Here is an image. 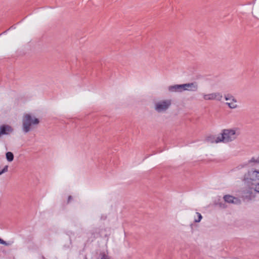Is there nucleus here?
Here are the masks:
<instances>
[{
    "mask_svg": "<svg viewBox=\"0 0 259 259\" xmlns=\"http://www.w3.org/2000/svg\"><path fill=\"white\" fill-rule=\"evenodd\" d=\"M238 135L233 129H224L222 131L221 136L217 137V142L228 143L237 138Z\"/></svg>",
    "mask_w": 259,
    "mask_h": 259,
    "instance_id": "nucleus-1",
    "label": "nucleus"
},
{
    "mask_svg": "<svg viewBox=\"0 0 259 259\" xmlns=\"http://www.w3.org/2000/svg\"><path fill=\"white\" fill-rule=\"evenodd\" d=\"M39 120L38 118L30 114H24L22 119L23 131L27 133L29 132L32 125H37L39 123Z\"/></svg>",
    "mask_w": 259,
    "mask_h": 259,
    "instance_id": "nucleus-2",
    "label": "nucleus"
},
{
    "mask_svg": "<svg viewBox=\"0 0 259 259\" xmlns=\"http://www.w3.org/2000/svg\"><path fill=\"white\" fill-rule=\"evenodd\" d=\"M242 181L248 187L251 188L253 185V182L259 181V170L251 169L243 176Z\"/></svg>",
    "mask_w": 259,
    "mask_h": 259,
    "instance_id": "nucleus-3",
    "label": "nucleus"
},
{
    "mask_svg": "<svg viewBox=\"0 0 259 259\" xmlns=\"http://www.w3.org/2000/svg\"><path fill=\"white\" fill-rule=\"evenodd\" d=\"M171 104V100L170 99L160 101L155 104L154 109L158 113L165 112Z\"/></svg>",
    "mask_w": 259,
    "mask_h": 259,
    "instance_id": "nucleus-4",
    "label": "nucleus"
},
{
    "mask_svg": "<svg viewBox=\"0 0 259 259\" xmlns=\"http://www.w3.org/2000/svg\"><path fill=\"white\" fill-rule=\"evenodd\" d=\"M225 202L232 203L235 204H240L241 200L237 197H235L230 195H225L223 197Z\"/></svg>",
    "mask_w": 259,
    "mask_h": 259,
    "instance_id": "nucleus-5",
    "label": "nucleus"
},
{
    "mask_svg": "<svg viewBox=\"0 0 259 259\" xmlns=\"http://www.w3.org/2000/svg\"><path fill=\"white\" fill-rule=\"evenodd\" d=\"M182 87L183 91L196 92L198 90V84L196 82L182 84Z\"/></svg>",
    "mask_w": 259,
    "mask_h": 259,
    "instance_id": "nucleus-6",
    "label": "nucleus"
},
{
    "mask_svg": "<svg viewBox=\"0 0 259 259\" xmlns=\"http://www.w3.org/2000/svg\"><path fill=\"white\" fill-rule=\"evenodd\" d=\"M13 128L8 124H3L0 126V138L3 135H8L13 133Z\"/></svg>",
    "mask_w": 259,
    "mask_h": 259,
    "instance_id": "nucleus-7",
    "label": "nucleus"
},
{
    "mask_svg": "<svg viewBox=\"0 0 259 259\" xmlns=\"http://www.w3.org/2000/svg\"><path fill=\"white\" fill-rule=\"evenodd\" d=\"M203 98L205 100H211L215 99L218 101H221L222 98V95L219 93H215L204 95Z\"/></svg>",
    "mask_w": 259,
    "mask_h": 259,
    "instance_id": "nucleus-8",
    "label": "nucleus"
},
{
    "mask_svg": "<svg viewBox=\"0 0 259 259\" xmlns=\"http://www.w3.org/2000/svg\"><path fill=\"white\" fill-rule=\"evenodd\" d=\"M168 90L170 92H182L183 91L182 84L170 85L168 87Z\"/></svg>",
    "mask_w": 259,
    "mask_h": 259,
    "instance_id": "nucleus-9",
    "label": "nucleus"
},
{
    "mask_svg": "<svg viewBox=\"0 0 259 259\" xmlns=\"http://www.w3.org/2000/svg\"><path fill=\"white\" fill-rule=\"evenodd\" d=\"M206 141L211 143H219V142H216L217 138H215L214 136H212V135L208 136L206 138Z\"/></svg>",
    "mask_w": 259,
    "mask_h": 259,
    "instance_id": "nucleus-10",
    "label": "nucleus"
},
{
    "mask_svg": "<svg viewBox=\"0 0 259 259\" xmlns=\"http://www.w3.org/2000/svg\"><path fill=\"white\" fill-rule=\"evenodd\" d=\"M225 99L226 100H232L233 102H237L236 99L231 94H228L225 95Z\"/></svg>",
    "mask_w": 259,
    "mask_h": 259,
    "instance_id": "nucleus-11",
    "label": "nucleus"
},
{
    "mask_svg": "<svg viewBox=\"0 0 259 259\" xmlns=\"http://www.w3.org/2000/svg\"><path fill=\"white\" fill-rule=\"evenodd\" d=\"M6 158L8 161H12L14 159V155L11 152L6 153Z\"/></svg>",
    "mask_w": 259,
    "mask_h": 259,
    "instance_id": "nucleus-12",
    "label": "nucleus"
},
{
    "mask_svg": "<svg viewBox=\"0 0 259 259\" xmlns=\"http://www.w3.org/2000/svg\"><path fill=\"white\" fill-rule=\"evenodd\" d=\"M243 198L244 199H246L248 201L251 200L252 199V198L253 197V196L252 195V193L250 192L249 191H248L246 193V195H244L243 196Z\"/></svg>",
    "mask_w": 259,
    "mask_h": 259,
    "instance_id": "nucleus-13",
    "label": "nucleus"
},
{
    "mask_svg": "<svg viewBox=\"0 0 259 259\" xmlns=\"http://www.w3.org/2000/svg\"><path fill=\"white\" fill-rule=\"evenodd\" d=\"M100 259H110V257L105 252H100L99 254Z\"/></svg>",
    "mask_w": 259,
    "mask_h": 259,
    "instance_id": "nucleus-14",
    "label": "nucleus"
},
{
    "mask_svg": "<svg viewBox=\"0 0 259 259\" xmlns=\"http://www.w3.org/2000/svg\"><path fill=\"white\" fill-rule=\"evenodd\" d=\"M226 104L231 109L236 108L237 106V105L235 104V102L233 101L232 102H227Z\"/></svg>",
    "mask_w": 259,
    "mask_h": 259,
    "instance_id": "nucleus-15",
    "label": "nucleus"
},
{
    "mask_svg": "<svg viewBox=\"0 0 259 259\" xmlns=\"http://www.w3.org/2000/svg\"><path fill=\"white\" fill-rule=\"evenodd\" d=\"M196 214L197 215L198 218L197 219H195L194 222L199 223L201 221V219H202V216L200 213L198 212H196Z\"/></svg>",
    "mask_w": 259,
    "mask_h": 259,
    "instance_id": "nucleus-16",
    "label": "nucleus"
},
{
    "mask_svg": "<svg viewBox=\"0 0 259 259\" xmlns=\"http://www.w3.org/2000/svg\"><path fill=\"white\" fill-rule=\"evenodd\" d=\"M252 162L258 163V160L257 159H255L254 157H253L248 161L247 163H248V164Z\"/></svg>",
    "mask_w": 259,
    "mask_h": 259,
    "instance_id": "nucleus-17",
    "label": "nucleus"
},
{
    "mask_svg": "<svg viewBox=\"0 0 259 259\" xmlns=\"http://www.w3.org/2000/svg\"><path fill=\"white\" fill-rule=\"evenodd\" d=\"M8 166L6 165L2 170H0V175L3 174V173L7 172L8 171Z\"/></svg>",
    "mask_w": 259,
    "mask_h": 259,
    "instance_id": "nucleus-18",
    "label": "nucleus"
},
{
    "mask_svg": "<svg viewBox=\"0 0 259 259\" xmlns=\"http://www.w3.org/2000/svg\"><path fill=\"white\" fill-rule=\"evenodd\" d=\"M0 244L5 245L6 246H9L11 245V243L6 242L5 241L3 240L1 238H0Z\"/></svg>",
    "mask_w": 259,
    "mask_h": 259,
    "instance_id": "nucleus-19",
    "label": "nucleus"
},
{
    "mask_svg": "<svg viewBox=\"0 0 259 259\" xmlns=\"http://www.w3.org/2000/svg\"><path fill=\"white\" fill-rule=\"evenodd\" d=\"M255 187L254 188V190L255 192L259 193V183H257L255 185Z\"/></svg>",
    "mask_w": 259,
    "mask_h": 259,
    "instance_id": "nucleus-20",
    "label": "nucleus"
},
{
    "mask_svg": "<svg viewBox=\"0 0 259 259\" xmlns=\"http://www.w3.org/2000/svg\"><path fill=\"white\" fill-rule=\"evenodd\" d=\"M247 165H248V163H244V164H240V165H239L237 167V168L238 169H241V168H243V167H245V166H247Z\"/></svg>",
    "mask_w": 259,
    "mask_h": 259,
    "instance_id": "nucleus-21",
    "label": "nucleus"
},
{
    "mask_svg": "<svg viewBox=\"0 0 259 259\" xmlns=\"http://www.w3.org/2000/svg\"><path fill=\"white\" fill-rule=\"evenodd\" d=\"M73 200V198L72 197V196L71 195H69L68 197V199H67V203H69L71 202V201Z\"/></svg>",
    "mask_w": 259,
    "mask_h": 259,
    "instance_id": "nucleus-22",
    "label": "nucleus"
},
{
    "mask_svg": "<svg viewBox=\"0 0 259 259\" xmlns=\"http://www.w3.org/2000/svg\"><path fill=\"white\" fill-rule=\"evenodd\" d=\"M219 205L220 206V207H225L224 205H225V204H223L222 203H219Z\"/></svg>",
    "mask_w": 259,
    "mask_h": 259,
    "instance_id": "nucleus-23",
    "label": "nucleus"
},
{
    "mask_svg": "<svg viewBox=\"0 0 259 259\" xmlns=\"http://www.w3.org/2000/svg\"><path fill=\"white\" fill-rule=\"evenodd\" d=\"M101 218H106V217H102Z\"/></svg>",
    "mask_w": 259,
    "mask_h": 259,
    "instance_id": "nucleus-24",
    "label": "nucleus"
}]
</instances>
